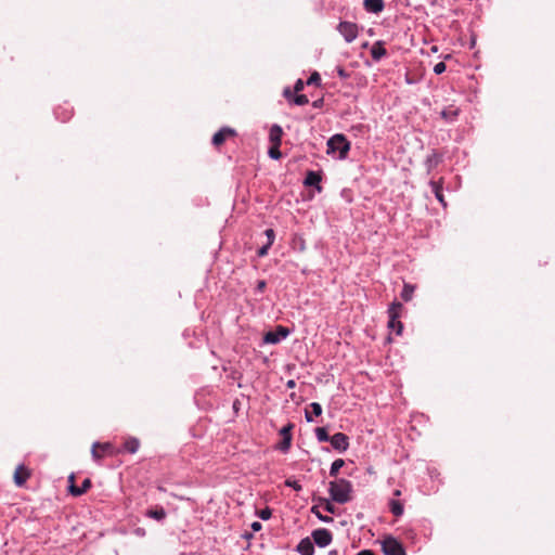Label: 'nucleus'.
Segmentation results:
<instances>
[{
    "mask_svg": "<svg viewBox=\"0 0 555 555\" xmlns=\"http://www.w3.org/2000/svg\"><path fill=\"white\" fill-rule=\"evenodd\" d=\"M328 492L333 501L345 504L352 498V485L347 479H336L330 482Z\"/></svg>",
    "mask_w": 555,
    "mask_h": 555,
    "instance_id": "1",
    "label": "nucleus"
},
{
    "mask_svg": "<svg viewBox=\"0 0 555 555\" xmlns=\"http://www.w3.org/2000/svg\"><path fill=\"white\" fill-rule=\"evenodd\" d=\"M327 153L339 152V158H346L350 150V143L344 134H335L327 142Z\"/></svg>",
    "mask_w": 555,
    "mask_h": 555,
    "instance_id": "2",
    "label": "nucleus"
},
{
    "mask_svg": "<svg viewBox=\"0 0 555 555\" xmlns=\"http://www.w3.org/2000/svg\"><path fill=\"white\" fill-rule=\"evenodd\" d=\"M402 309H403V306L399 301H393L388 309V314H389L388 327L392 331H396V333L398 335H400L403 330V324L399 320Z\"/></svg>",
    "mask_w": 555,
    "mask_h": 555,
    "instance_id": "3",
    "label": "nucleus"
},
{
    "mask_svg": "<svg viewBox=\"0 0 555 555\" xmlns=\"http://www.w3.org/2000/svg\"><path fill=\"white\" fill-rule=\"evenodd\" d=\"M337 30L347 42H352L359 34L358 25L347 21L340 22L337 26Z\"/></svg>",
    "mask_w": 555,
    "mask_h": 555,
    "instance_id": "4",
    "label": "nucleus"
},
{
    "mask_svg": "<svg viewBox=\"0 0 555 555\" xmlns=\"http://www.w3.org/2000/svg\"><path fill=\"white\" fill-rule=\"evenodd\" d=\"M91 454L93 460L99 462L106 455H114V447L109 442H94L91 448Z\"/></svg>",
    "mask_w": 555,
    "mask_h": 555,
    "instance_id": "5",
    "label": "nucleus"
},
{
    "mask_svg": "<svg viewBox=\"0 0 555 555\" xmlns=\"http://www.w3.org/2000/svg\"><path fill=\"white\" fill-rule=\"evenodd\" d=\"M385 555H405L402 544L392 537H387L382 543Z\"/></svg>",
    "mask_w": 555,
    "mask_h": 555,
    "instance_id": "6",
    "label": "nucleus"
},
{
    "mask_svg": "<svg viewBox=\"0 0 555 555\" xmlns=\"http://www.w3.org/2000/svg\"><path fill=\"white\" fill-rule=\"evenodd\" d=\"M237 135L235 129L230 127H222L218 132L212 135L211 143L215 147L219 149L228 139Z\"/></svg>",
    "mask_w": 555,
    "mask_h": 555,
    "instance_id": "7",
    "label": "nucleus"
},
{
    "mask_svg": "<svg viewBox=\"0 0 555 555\" xmlns=\"http://www.w3.org/2000/svg\"><path fill=\"white\" fill-rule=\"evenodd\" d=\"M289 335V330L282 325H279L275 331H270L266 333L263 340L267 344H278L282 339L286 338Z\"/></svg>",
    "mask_w": 555,
    "mask_h": 555,
    "instance_id": "8",
    "label": "nucleus"
},
{
    "mask_svg": "<svg viewBox=\"0 0 555 555\" xmlns=\"http://www.w3.org/2000/svg\"><path fill=\"white\" fill-rule=\"evenodd\" d=\"M314 543L320 547H325L332 542V533L327 529L321 528L312 532Z\"/></svg>",
    "mask_w": 555,
    "mask_h": 555,
    "instance_id": "9",
    "label": "nucleus"
},
{
    "mask_svg": "<svg viewBox=\"0 0 555 555\" xmlns=\"http://www.w3.org/2000/svg\"><path fill=\"white\" fill-rule=\"evenodd\" d=\"M330 442L335 450L340 452L346 451L349 447L348 437L343 433L334 434L331 437Z\"/></svg>",
    "mask_w": 555,
    "mask_h": 555,
    "instance_id": "10",
    "label": "nucleus"
},
{
    "mask_svg": "<svg viewBox=\"0 0 555 555\" xmlns=\"http://www.w3.org/2000/svg\"><path fill=\"white\" fill-rule=\"evenodd\" d=\"M30 470L24 465H20L16 467L14 472V482L17 487H23L27 479L30 477Z\"/></svg>",
    "mask_w": 555,
    "mask_h": 555,
    "instance_id": "11",
    "label": "nucleus"
},
{
    "mask_svg": "<svg viewBox=\"0 0 555 555\" xmlns=\"http://www.w3.org/2000/svg\"><path fill=\"white\" fill-rule=\"evenodd\" d=\"M145 516L157 521H163L166 518L167 513L163 506L155 505L145 512Z\"/></svg>",
    "mask_w": 555,
    "mask_h": 555,
    "instance_id": "12",
    "label": "nucleus"
},
{
    "mask_svg": "<svg viewBox=\"0 0 555 555\" xmlns=\"http://www.w3.org/2000/svg\"><path fill=\"white\" fill-rule=\"evenodd\" d=\"M429 184L431 186L433 193L435 194L436 198L442 204L443 207H446L447 203L444 201V196L442 193L443 179L440 178L439 181H430Z\"/></svg>",
    "mask_w": 555,
    "mask_h": 555,
    "instance_id": "13",
    "label": "nucleus"
},
{
    "mask_svg": "<svg viewBox=\"0 0 555 555\" xmlns=\"http://www.w3.org/2000/svg\"><path fill=\"white\" fill-rule=\"evenodd\" d=\"M297 552L300 555H313L314 546L309 538L302 539L297 545Z\"/></svg>",
    "mask_w": 555,
    "mask_h": 555,
    "instance_id": "14",
    "label": "nucleus"
},
{
    "mask_svg": "<svg viewBox=\"0 0 555 555\" xmlns=\"http://www.w3.org/2000/svg\"><path fill=\"white\" fill-rule=\"evenodd\" d=\"M90 488H91V480L89 478L85 479L80 487H77L76 485L68 486L69 493L73 494L74 496L82 495Z\"/></svg>",
    "mask_w": 555,
    "mask_h": 555,
    "instance_id": "15",
    "label": "nucleus"
},
{
    "mask_svg": "<svg viewBox=\"0 0 555 555\" xmlns=\"http://www.w3.org/2000/svg\"><path fill=\"white\" fill-rule=\"evenodd\" d=\"M387 50L384 47L383 41H376L373 43L371 48V55L374 61H379L382 57L386 56Z\"/></svg>",
    "mask_w": 555,
    "mask_h": 555,
    "instance_id": "16",
    "label": "nucleus"
},
{
    "mask_svg": "<svg viewBox=\"0 0 555 555\" xmlns=\"http://www.w3.org/2000/svg\"><path fill=\"white\" fill-rule=\"evenodd\" d=\"M322 178L320 172L317 171H308L305 178V185L307 186H315L319 191L321 190L320 182Z\"/></svg>",
    "mask_w": 555,
    "mask_h": 555,
    "instance_id": "17",
    "label": "nucleus"
},
{
    "mask_svg": "<svg viewBox=\"0 0 555 555\" xmlns=\"http://www.w3.org/2000/svg\"><path fill=\"white\" fill-rule=\"evenodd\" d=\"M364 9L371 13H379L384 10V0H364Z\"/></svg>",
    "mask_w": 555,
    "mask_h": 555,
    "instance_id": "18",
    "label": "nucleus"
},
{
    "mask_svg": "<svg viewBox=\"0 0 555 555\" xmlns=\"http://www.w3.org/2000/svg\"><path fill=\"white\" fill-rule=\"evenodd\" d=\"M283 130L279 125H273L270 129L269 139L272 144H281Z\"/></svg>",
    "mask_w": 555,
    "mask_h": 555,
    "instance_id": "19",
    "label": "nucleus"
},
{
    "mask_svg": "<svg viewBox=\"0 0 555 555\" xmlns=\"http://www.w3.org/2000/svg\"><path fill=\"white\" fill-rule=\"evenodd\" d=\"M140 447V441L137 438H129L125 441L124 448L129 453H135Z\"/></svg>",
    "mask_w": 555,
    "mask_h": 555,
    "instance_id": "20",
    "label": "nucleus"
},
{
    "mask_svg": "<svg viewBox=\"0 0 555 555\" xmlns=\"http://www.w3.org/2000/svg\"><path fill=\"white\" fill-rule=\"evenodd\" d=\"M414 291H415V286H413L409 283H405L403 286V289L401 292V298L404 301H410L413 297Z\"/></svg>",
    "mask_w": 555,
    "mask_h": 555,
    "instance_id": "21",
    "label": "nucleus"
},
{
    "mask_svg": "<svg viewBox=\"0 0 555 555\" xmlns=\"http://www.w3.org/2000/svg\"><path fill=\"white\" fill-rule=\"evenodd\" d=\"M389 507L391 513L397 517L403 514V505L398 500H391L389 503Z\"/></svg>",
    "mask_w": 555,
    "mask_h": 555,
    "instance_id": "22",
    "label": "nucleus"
},
{
    "mask_svg": "<svg viewBox=\"0 0 555 555\" xmlns=\"http://www.w3.org/2000/svg\"><path fill=\"white\" fill-rule=\"evenodd\" d=\"M459 114V109L457 108H454L453 106H450L448 108H444L442 112H441V116L447 119V120H453L456 118Z\"/></svg>",
    "mask_w": 555,
    "mask_h": 555,
    "instance_id": "23",
    "label": "nucleus"
},
{
    "mask_svg": "<svg viewBox=\"0 0 555 555\" xmlns=\"http://www.w3.org/2000/svg\"><path fill=\"white\" fill-rule=\"evenodd\" d=\"M345 465V461L343 459H337L332 463L330 475L332 477H336L339 469Z\"/></svg>",
    "mask_w": 555,
    "mask_h": 555,
    "instance_id": "24",
    "label": "nucleus"
},
{
    "mask_svg": "<svg viewBox=\"0 0 555 555\" xmlns=\"http://www.w3.org/2000/svg\"><path fill=\"white\" fill-rule=\"evenodd\" d=\"M440 162H441V156L437 153H433L430 156L427 157V160H426L428 170L436 167Z\"/></svg>",
    "mask_w": 555,
    "mask_h": 555,
    "instance_id": "25",
    "label": "nucleus"
},
{
    "mask_svg": "<svg viewBox=\"0 0 555 555\" xmlns=\"http://www.w3.org/2000/svg\"><path fill=\"white\" fill-rule=\"evenodd\" d=\"M281 144H272L269 149L268 154L273 159H280L282 157V153L280 151Z\"/></svg>",
    "mask_w": 555,
    "mask_h": 555,
    "instance_id": "26",
    "label": "nucleus"
},
{
    "mask_svg": "<svg viewBox=\"0 0 555 555\" xmlns=\"http://www.w3.org/2000/svg\"><path fill=\"white\" fill-rule=\"evenodd\" d=\"M315 436L319 441H328L331 437H328L327 430L324 427L315 428Z\"/></svg>",
    "mask_w": 555,
    "mask_h": 555,
    "instance_id": "27",
    "label": "nucleus"
},
{
    "mask_svg": "<svg viewBox=\"0 0 555 555\" xmlns=\"http://www.w3.org/2000/svg\"><path fill=\"white\" fill-rule=\"evenodd\" d=\"M292 437H282V441L279 443V449L283 452H287L291 448Z\"/></svg>",
    "mask_w": 555,
    "mask_h": 555,
    "instance_id": "28",
    "label": "nucleus"
},
{
    "mask_svg": "<svg viewBox=\"0 0 555 555\" xmlns=\"http://www.w3.org/2000/svg\"><path fill=\"white\" fill-rule=\"evenodd\" d=\"M293 101L296 105H306L309 102L307 95L305 94H297L295 98H293Z\"/></svg>",
    "mask_w": 555,
    "mask_h": 555,
    "instance_id": "29",
    "label": "nucleus"
},
{
    "mask_svg": "<svg viewBox=\"0 0 555 555\" xmlns=\"http://www.w3.org/2000/svg\"><path fill=\"white\" fill-rule=\"evenodd\" d=\"M320 81H321V77H320L319 73L314 72L311 74V76L307 80V85H319Z\"/></svg>",
    "mask_w": 555,
    "mask_h": 555,
    "instance_id": "30",
    "label": "nucleus"
},
{
    "mask_svg": "<svg viewBox=\"0 0 555 555\" xmlns=\"http://www.w3.org/2000/svg\"><path fill=\"white\" fill-rule=\"evenodd\" d=\"M294 425L292 423L287 424L286 426H284L281 430H280V435L282 437H286V436H289L292 437V429H293Z\"/></svg>",
    "mask_w": 555,
    "mask_h": 555,
    "instance_id": "31",
    "label": "nucleus"
},
{
    "mask_svg": "<svg viewBox=\"0 0 555 555\" xmlns=\"http://www.w3.org/2000/svg\"><path fill=\"white\" fill-rule=\"evenodd\" d=\"M285 485H286L287 487L293 488V489H294V490H296V491H300V490H301V485H300L297 480H291V479H287V480L285 481Z\"/></svg>",
    "mask_w": 555,
    "mask_h": 555,
    "instance_id": "32",
    "label": "nucleus"
},
{
    "mask_svg": "<svg viewBox=\"0 0 555 555\" xmlns=\"http://www.w3.org/2000/svg\"><path fill=\"white\" fill-rule=\"evenodd\" d=\"M272 515V512L269 507H266L263 509H261L259 513H258V516L263 519V520H267L271 517Z\"/></svg>",
    "mask_w": 555,
    "mask_h": 555,
    "instance_id": "33",
    "label": "nucleus"
},
{
    "mask_svg": "<svg viewBox=\"0 0 555 555\" xmlns=\"http://www.w3.org/2000/svg\"><path fill=\"white\" fill-rule=\"evenodd\" d=\"M311 511H312V513H314L318 516L319 519L326 521V522L333 521L332 517L323 516L322 513H320L318 511L317 506H313Z\"/></svg>",
    "mask_w": 555,
    "mask_h": 555,
    "instance_id": "34",
    "label": "nucleus"
},
{
    "mask_svg": "<svg viewBox=\"0 0 555 555\" xmlns=\"http://www.w3.org/2000/svg\"><path fill=\"white\" fill-rule=\"evenodd\" d=\"M310 408L312 410V413L315 415V416H319L321 415L322 413V406L318 403V402H312L310 404Z\"/></svg>",
    "mask_w": 555,
    "mask_h": 555,
    "instance_id": "35",
    "label": "nucleus"
},
{
    "mask_svg": "<svg viewBox=\"0 0 555 555\" xmlns=\"http://www.w3.org/2000/svg\"><path fill=\"white\" fill-rule=\"evenodd\" d=\"M446 70V64L443 62H439L434 66V73L437 75L442 74Z\"/></svg>",
    "mask_w": 555,
    "mask_h": 555,
    "instance_id": "36",
    "label": "nucleus"
},
{
    "mask_svg": "<svg viewBox=\"0 0 555 555\" xmlns=\"http://www.w3.org/2000/svg\"><path fill=\"white\" fill-rule=\"evenodd\" d=\"M264 233L268 237L267 244L271 246L273 244L274 237H275L274 231L272 229H267Z\"/></svg>",
    "mask_w": 555,
    "mask_h": 555,
    "instance_id": "37",
    "label": "nucleus"
},
{
    "mask_svg": "<svg viewBox=\"0 0 555 555\" xmlns=\"http://www.w3.org/2000/svg\"><path fill=\"white\" fill-rule=\"evenodd\" d=\"M324 501V509L328 513H335V506L328 501V500H323Z\"/></svg>",
    "mask_w": 555,
    "mask_h": 555,
    "instance_id": "38",
    "label": "nucleus"
},
{
    "mask_svg": "<svg viewBox=\"0 0 555 555\" xmlns=\"http://www.w3.org/2000/svg\"><path fill=\"white\" fill-rule=\"evenodd\" d=\"M336 72L341 79H346L349 77V74L340 66L336 67Z\"/></svg>",
    "mask_w": 555,
    "mask_h": 555,
    "instance_id": "39",
    "label": "nucleus"
},
{
    "mask_svg": "<svg viewBox=\"0 0 555 555\" xmlns=\"http://www.w3.org/2000/svg\"><path fill=\"white\" fill-rule=\"evenodd\" d=\"M304 86H305V85H304V81H302L301 79H298V80L296 81L295 86H294V91H295L296 93H298V92L302 91V90H304Z\"/></svg>",
    "mask_w": 555,
    "mask_h": 555,
    "instance_id": "40",
    "label": "nucleus"
},
{
    "mask_svg": "<svg viewBox=\"0 0 555 555\" xmlns=\"http://www.w3.org/2000/svg\"><path fill=\"white\" fill-rule=\"evenodd\" d=\"M270 248V245L266 244L264 246H262L258 251V256L259 257H264L267 254H268V250Z\"/></svg>",
    "mask_w": 555,
    "mask_h": 555,
    "instance_id": "41",
    "label": "nucleus"
},
{
    "mask_svg": "<svg viewBox=\"0 0 555 555\" xmlns=\"http://www.w3.org/2000/svg\"><path fill=\"white\" fill-rule=\"evenodd\" d=\"M267 283L263 280L258 281L256 289L262 293L266 289Z\"/></svg>",
    "mask_w": 555,
    "mask_h": 555,
    "instance_id": "42",
    "label": "nucleus"
},
{
    "mask_svg": "<svg viewBox=\"0 0 555 555\" xmlns=\"http://www.w3.org/2000/svg\"><path fill=\"white\" fill-rule=\"evenodd\" d=\"M261 528H262V525H261L259 521H254V522L251 524V529H253L254 531H259Z\"/></svg>",
    "mask_w": 555,
    "mask_h": 555,
    "instance_id": "43",
    "label": "nucleus"
},
{
    "mask_svg": "<svg viewBox=\"0 0 555 555\" xmlns=\"http://www.w3.org/2000/svg\"><path fill=\"white\" fill-rule=\"evenodd\" d=\"M357 555H375V554L371 550H363V551L359 552Z\"/></svg>",
    "mask_w": 555,
    "mask_h": 555,
    "instance_id": "44",
    "label": "nucleus"
},
{
    "mask_svg": "<svg viewBox=\"0 0 555 555\" xmlns=\"http://www.w3.org/2000/svg\"><path fill=\"white\" fill-rule=\"evenodd\" d=\"M286 386L287 388H294L296 386V383L294 379H289L287 383H286Z\"/></svg>",
    "mask_w": 555,
    "mask_h": 555,
    "instance_id": "45",
    "label": "nucleus"
},
{
    "mask_svg": "<svg viewBox=\"0 0 555 555\" xmlns=\"http://www.w3.org/2000/svg\"><path fill=\"white\" fill-rule=\"evenodd\" d=\"M135 534L144 535L145 534V530L143 528H138V529H135Z\"/></svg>",
    "mask_w": 555,
    "mask_h": 555,
    "instance_id": "46",
    "label": "nucleus"
},
{
    "mask_svg": "<svg viewBox=\"0 0 555 555\" xmlns=\"http://www.w3.org/2000/svg\"><path fill=\"white\" fill-rule=\"evenodd\" d=\"M322 103H323V100H317V101H314V102L312 103V105H313L314 107H320V106L322 105Z\"/></svg>",
    "mask_w": 555,
    "mask_h": 555,
    "instance_id": "47",
    "label": "nucleus"
},
{
    "mask_svg": "<svg viewBox=\"0 0 555 555\" xmlns=\"http://www.w3.org/2000/svg\"><path fill=\"white\" fill-rule=\"evenodd\" d=\"M305 416H306L307 422H312L313 421L312 416H311V413L309 411H306V415Z\"/></svg>",
    "mask_w": 555,
    "mask_h": 555,
    "instance_id": "48",
    "label": "nucleus"
},
{
    "mask_svg": "<svg viewBox=\"0 0 555 555\" xmlns=\"http://www.w3.org/2000/svg\"><path fill=\"white\" fill-rule=\"evenodd\" d=\"M284 95H285V98H287V99H291V98H292V93H291L289 89H285V90H284Z\"/></svg>",
    "mask_w": 555,
    "mask_h": 555,
    "instance_id": "49",
    "label": "nucleus"
},
{
    "mask_svg": "<svg viewBox=\"0 0 555 555\" xmlns=\"http://www.w3.org/2000/svg\"><path fill=\"white\" fill-rule=\"evenodd\" d=\"M68 482H69V486H70V485H75V476H74V475H70V476L68 477Z\"/></svg>",
    "mask_w": 555,
    "mask_h": 555,
    "instance_id": "50",
    "label": "nucleus"
},
{
    "mask_svg": "<svg viewBox=\"0 0 555 555\" xmlns=\"http://www.w3.org/2000/svg\"><path fill=\"white\" fill-rule=\"evenodd\" d=\"M299 246H300V250L305 249V242L302 240H300Z\"/></svg>",
    "mask_w": 555,
    "mask_h": 555,
    "instance_id": "51",
    "label": "nucleus"
},
{
    "mask_svg": "<svg viewBox=\"0 0 555 555\" xmlns=\"http://www.w3.org/2000/svg\"><path fill=\"white\" fill-rule=\"evenodd\" d=\"M393 494H395L396 496H399V495H401V491H400V490H395Z\"/></svg>",
    "mask_w": 555,
    "mask_h": 555,
    "instance_id": "52",
    "label": "nucleus"
},
{
    "mask_svg": "<svg viewBox=\"0 0 555 555\" xmlns=\"http://www.w3.org/2000/svg\"><path fill=\"white\" fill-rule=\"evenodd\" d=\"M158 490H159V491H165V488H164V487H162V486H159V487H158Z\"/></svg>",
    "mask_w": 555,
    "mask_h": 555,
    "instance_id": "53",
    "label": "nucleus"
}]
</instances>
